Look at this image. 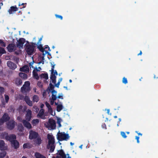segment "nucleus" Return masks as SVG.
Returning <instances> with one entry per match:
<instances>
[{"label":"nucleus","mask_w":158,"mask_h":158,"mask_svg":"<svg viewBox=\"0 0 158 158\" xmlns=\"http://www.w3.org/2000/svg\"><path fill=\"white\" fill-rule=\"evenodd\" d=\"M54 67L53 66L51 69V74L50 77L51 80L50 81V83L52 82L54 84H55L56 82V76L57 75V73L56 70H54ZM54 86L50 83L49 84V87L48 88L49 89L50 92L52 93V91L54 90L53 89Z\"/></svg>","instance_id":"1"},{"label":"nucleus","mask_w":158,"mask_h":158,"mask_svg":"<svg viewBox=\"0 0 158 158\" xmlns=\"http://www.w3.org/2000/svg\"><path fill=\"white\" fill-rule=\"evenodd\" d=\"M47 138L48 140L47 148L50 149L51 152H52L55 148L54 137L52 134H49L48 135Z\"/></svg>","instance_id":"2"},{"label":"nucleus","mask_w":158,"mask_h":158,"mask_svg":"<svg viewBox=\"0 0 158 158\" xmlns=\"http://www.w3.org/2000/svg\"><path fill=\"white\" fill-rule=\"evenodd\" d=\"M6 139L9 140L11 143L12 146L14 147L15 148H17L19 147V143L15 140L16 136L14 135H12L9 136H6Z\"/></svg>","instance_id":"3"},{"label":"nucleus","mask_w":158,"mask_h":158,"mask_svg":"<svg viewBox=\"0 0 158 158\" xmlns=\"http://www.w3.org/2000/svg\"><path fill=\"white\" fill-rule=\"evenodd\" d=\"M69 137L68 134H66L64 132H60V131L57 134V139L60 141L67 140Z\"/></svg>","instance_id":"4"},{"label":"nucleus","mask_w":158,"mask_h":158,"mask_svg":"<svg viewBox=\"0 0 158 158\" xmlns=\"http://www.w3.org/2000/svg\"><path fill=\"white\" fill-rule=\"evenodd\" d=\"M44 125L49 130L54 129L56 127V122L54 120L50 119L48 122L45 123Z\"/></svg>","instance_id":"5"},{"label":"nucleus","mask_w":158,"mask_h":158,"mask_svg":"<svg viewBox=\"0 0 158 158\" xmlns=\"http://www.w3.org/2000/svg\"><path fill=\"white\" fill-rule=\"evenodd\" d=\"M56 155V157L53 156L52 158H71L69 154L65 155L62 150L58 151Z\"/></svg>","instance_id":"6"},{"label":"nucleus","mask_w":158,"mask_h":158,"mask_svg":"<svg viewBox=\"0 0 158 158\" xmlns=\"http://www.w3.org/2000/svg\"><path fill=\"white\" fill-rule=\"evenodd\" d=\"M34 45L35 44H32V45H29L26 46V50L28 55H32L34 52Z\"/></svg>","instance_id":"7"},{"label":"nucleus","mask_w":158,"mask_h":158,"mask_svg":"<svg viewBox=\"0 0 158 158\" xmlns=\"http://www.w3.org/2000/svg\"><path fill=\"white\" fill-rule=\"evenodd\" d=\"M30 83L28 81L25 82L24 85L21 88V90L23 93L26 92L30 89Z\"/></svg>","instance_id":"8"},{"label":"nucleus","mask_w":158,"mask_h":158,"mask_svg":"<svg viewBox=\"0 0 158 158\" xmlns=\"http://www.w3.org/2000/svg\"><path fill=\"white\" fill-rule=\"evenodd\" d=\"M39 49L43 52V55H45L48 53V51L49 50V48L48 46H46L44 48L41 45L38 46Z\"/></svg>","instance_id":"9"},{"label":"nucleus","mask_w":158,"mask_h":158,"mask_svg":"<svg viewBox=\"0 0 158 158\" xmlns=\"http://www.w3.org/2000/svg\"><path fill=\"white\" fill-rule=\"evenodd\" d=\"M52 98L50 99V103L51 105H53L54 103H55L54 101L56 100L57 98V92L55 90H53L52 91Z\"/></svg>","instance_id":"10"},{"label":"nucleus","mask_w":158,"mask_h":158,"mask_svg":"<svg viewBox=\"0 0 158 158\" xmlns=\"http://www.w3.org/2000/svg\"><path fill=\"white\" fill-rule=\"evenodd\" d=\"M26 42L27 43V42H26L25 39L23 38H21L18 41V44H17V46L19 48H22L23 44Z\"/></svg>","instance_id":"11"},{"label":"nucleus","mask_w":158,"mask_h":158,"mask_svg":"<svg viewBox=\"0 0 158 158\" xmlns=\"http://www.w3.org/2000/svg\"><path fill=\"white\" fill-rule=\"evenodd\" d=\"M38 134L37 133L33 131H30L29 132V138L30 139H35L38 137Z\"/></svg>","instance_id":"12"},{"label":"nucleus","mask_w":158,"mask_h":158,"mask_svg":"<svg viewBox=\"0 0 158 158\" xmlns=\"http://www.w3.org/2000/svg\"><path fill=\"white\" fill-rule=\"evenodd\" d=\"M9 119L8 114L5 113L2 116L1 119H0V124L3 123L4 122H6Z\"/></svg>","instance_id":"13"},{"label":"nucleus","mask_w":158,"mask_h":158,"mask_svg":"<svg viewBox=\"0 0 158 158\" xmlns=\"http://www.w3.org/2000/svg\"><path fill=\"white\" fill-rule=\"evenodd\" d=\"M55 104L56 106V110L57 111L60 112L62 110L63 106L61 102H55Z\"/></svg>","instance_id":"14"},{"label":"nucleus","mask_w":158,"mask_h":158,"mask_svg":"<svg viewBox=\"0 0 158 158\" xmlns=\"http://www.w3.org/2000/svg\"><path fill=\"white\" fill-rule=\"evenodd\" d=\"M45 104L48 109V112L49 113L52 115L54 116L55 115V111H53L52 109L50 104L47 102H45Z\"/></svg>","instance_id":"15"},{"label":"nucleus","mask_w":158,"mask_h":158,"mask_svg":"<svg viewBox=\"0 0 158 158\" xmlns=\"http://www.w3.org/2000/svg\"><path fill=\"white\" fill-rule=\"evenodd\" d=\"M15 124V122L13 120L9 121L8 123H7V127L10 129H12L14 127Z\"/></svg>","instance_id":"16"},{"label":"nucleus","mask_w":158,"mask_h":158,"mask_svg":"<svg viewBox=\"0 0 158 158\" xmlns=\"http://www.w3.org/2000/svg\"><path fill=\"white\" fill-rule=\"evenodd\" d=\"M7 64L9 67L13 69H15L17 67L16 65L10 61H8Z\"/></svg>","instance_id":"17"},{"label":"nucleus","mask_w":158,"mask_h":158,"mask_svg":"<svg viewBox=\"0 0 158 158\" xmlns=\"http://www.w3.org/2000/svg\"><path fill=\"white\" fill-rule=\"evenodd\" d=\"M16 47L14 44H9L7 47L8 51L10 52H12L15 49Z\"/></svg>","instance_id":"18"},{"label":"nucleus","mask_w":158,"mask_h":158,"mask_svg":"<svg viewBox=\"0 0 158 158\" xmlns=\"http://www.w3.org/2000/svg\"><path fill=\"white\" fill-rule=\"evenodd\" d=\"M31 110H28L27 111L26 118L28 121H29L31 118Z\"/></svg>","instance_id":"19"},{"label":"nucleus","mask_w":158,"mask_h":158,"mask_svg":"<svg viewBox=\"0 0 158 158\" xmlns=\"http://www.w3.org/2000/svg\"><path fill=\"white\" fill-rule=\"evenodd\" d=\"M18 10V8L16 6H12L10 7V9H9L8 12L9 14H11L13 13V12L17 11Z\"/></svg>","instance_id":"20"},{"label":"nucleus","mask_w":158,"mask_h":158,"mask_svg":"<svg viewBox=\"0 0 158 158\" xmlns=\"http://www.w3.org/2000/svg\"><path fill=\"white\" fill-rule=\"evenodd\" d=\"M24 99L27 103L28 105L30 106H32V101L30 100L28 96H26L25 97Z\"/></svg>","instance_id":"21"},{"label":"nucleus","mask_w":158,"mask_h":158,"mask_svg":"<svg viewBox=\"0 0 158 158\" xmlns=\"http://www.w3.org/2000/svg\"><path fill=\"white\" fill-rule=\"evenodd\" d=\"M44 110L43 109H41L39 113L38 114V116L43 119H44L46 118H45V116H44Z\"/></svg>","instance_id":"22"},{"label":"nucleus","mask_w":158,"mask_h":158,"mask_svg":"<svg viewBox=\"0 0 158 158\" xmlns=\"http://www.w3.org/2000/svg\"><path fill=\"white\" fill-rule=\"evenodd\" d=\"M29 70V67L27 65H25L21 68L20 69V70L21 71L27 73Z\"/></svg>","instance_id":"23"},{"label":"nucleus","mask_w":158,"mask_h":158,"mask_svg":"<svg viewBox=\"0 0 158 158\" xmlns=\"http://www.w3.org/2000/svg\"><path fill=\"white\" fill-rule=\"evenodd\" d=\"M23 123L24 126L27 128L30 129L31 128V126L30 123L26 120H24L23 122Z\"/></svg>","instance_id":"24"},{"label":"nucleus","mask_w":158,"mask_h":158,"mask_svg":"<svg viewBox=\"0 0 158 158\" xmlns=\"http://www.w3.org/2000/svg\"><path fill=\"white\" fill-rule=\"evenodd\" d=\"M6 147L5 146L4 142L2 140H0V149L4 150L6 149Z\"/></svg>","instance_id":"25"},{"label":"nucleus","mask_w":158,"mask_h":158,"mask_svg":"<svg viewBox=\"0 0 158 158\" xmlns=\"http://www.w3.org/2000/svg\"><path fill=\"white\" fill-rule=\"evenodd\" d=\"M35 156L36 158H45L44 156L38 152H36L35 153Z\"/></svg>","instance_id":"26"},{"label":"nucleus","mask_w":158,"mask_h":158,"mask_svg":"<svg viewBox=\"0 0 158 158\" xmlns=\"http://www.w3.org/2000/svg\"><path fill=\"white\" fill-rule=\"evenodd\" d=\"M44 57H39L38 58L39 62L38 63L39 64H44Z\"/></svg>","instance_id":"27"},{"label":"nucleus","mask_w":158,"mask_h":158,"mask_svg":"<svg viewBox=\"0 0 158 158\" xmlns=\"http://www.w3.org/2000/svg\"><path fill=\"white\" fill-rule=\"evenodd\" d=\"M36 70L34 69L33 71V76L36 79H37L39 78V76L36 73Z\"/></svg>","instance_id":"28"},{"label":"nucleus","mask_w":158,"mask_h":158,"mask_svg":"<svg viewBox=\"0 0 158 158\" xmlns=\"http://www.w3.org/2000/svg\"><path fill=\"white\" fill-rule=\"evenodd\" d=\"M35 139V142L36 144L37 145L40 144L41 143V140L40 138L37 137Z\"/></svg>","instance_id":"29"},{"label":"nucleus","mask_w":158,"mask_h":158,"mask_svg":"<svg viewBox=\"0 0 158 158\" xmlns=\"http://www.w3.org/2000/svg\"><path fill=\"white\" fill-rule=\"evenodd\" d=\"M19 76L20 77L24 79H26L27 78V74L23 73H19Z\"/></svg>","instance_id":"30"},{"label":"nucleus","mask_w":158,"mask_h":158,"mask_svg":"<svg viewBox=\"0 0 158 158\" xmlns=\"http://www.w3.org/2000/svg\"><path fill=\"white\" fill-rule=\"evenodd\" d=\"M33 100L34 102H37L39 100V98L36 95H34L33 98Z\"/></svg>","instance_id":"31"},{"label":"nucleus","mask_w":158,"mask_h":158,"mask_svg":"<svg viewBox=\"0 0 158 158\" xmlns=\"http://www.w3.org/2000/svg\"><path fill=\"white\" fill-rule=\"evenodd\" d=\"M15 82L16 84L19 85L22 84V81L20 79L17 78L15 80Z\"/></svg>","instance_id":"32"},{"label":"nucleus","mask_w":158,"mask_h":158,"mask_svg":"<svg viewBox=\"0 0 158 158\" xmlns=\"http://www.w3.org/2000/svg\"><path fill=\"white\" fill-rule=\"evenodd\" d=\"M6 154V152L4 151H2L0 153V158H3L5 156Z\"/></svg>","instance_id":"33"},{"label":"nucleus","mask_w":158,"mask_h":158,"mask_svg":"<svg viewBox=\"0 0 158 158\" xmlns=\"http://www.w3.org/2000/svg\"><path fill=\"white\" fill-rule=\"evenodd\" d=\"M26 108L25 107L21 106L19 108V110L20 112H23L26 110Z\"/></svg>","instance_id":"34"},{"label":"nucleus","mask_w":158,"mask_h":158,"mask_svg":"<svg viewBox=\"0 0 158 158\" xmlns=\"http://www.w3.org/2000/svg\"><path fill=\"white\" fill-rule=\"evenodd\" d=\"M39 121L37 119H34L32 121V123L34 125H35L38 124Z\"/></svg>","instance_id":"35"},{"label":"nucleus","mask_w":158,"mask_h":158,"mask_svg":"<svg viewBox=\"0 0 158 158\" xmlns=\"http://www.w3.org/2000/svg\"><path fill=\"white\" fill-rule=\"evenodd\" d=\"M41 77L45 79H47L48 78V75L47 74H41Z\"/></svg>","instance_id":"36"},{"label":"nucleus","mask_w":158,"mask_h":158,"mask_svg":"<svg viewBox=\"0 0 158 158\" xmlns=\"http://www.w3.org/2000/svg\"><path fill=\"white\" fill-rule=\"evenodd\" d=\"M6 53V51L3 48L0 47V54L2 55L3 54Z\"/></svg>","instance_id":"37"},{"label":"nucleus","mask_w":158,"mask_h":158,"mask_svg":"<svg viewBox=\"0 0 158 158\" xmlns=\"http://www.w3.org/2000/svg\"><path fill=\"white\" fill-rule=\"evenodd\" d=\"M62 79L61 78H60L59 79V81L58 82V83L56 84L55 85L56 87L58 88L59 87V85L60 84V83L62 81Z\"/></svg>","instance_id":"38"},{"label":"nucleus","mask_w":158,"mask_h":158,"mask_svg":"<svg viewBox=\"0 0 158 158\" xmlns=\"http://www.w3.org/2000/svg\"><path fill=\"white\" fill-rule=\"evenodd\" d=\"M23 147L24 148H30V146L29 143H26L24 144L23 145Z\"/></svg>","instance_id":"39"},{"label":"nucleus","mask_w":158,"mask_h":158,"mask_svg":"<svg viewBox=\"0 0 158 158\" xmlns=\"http://www.w3.org/2000/svg\"><path fill=\"white\" fill-rule=\"evenodd\" d=\"M121 135L123 138H126L127 136L126 135L125 133L123 131L121 132Z\"/></svg>","instance_id":"40"},{"label":"nucleus","mask_w":158,"mask_h":158,"mask_svg":"<svg viewBox=\"0 0 158 158\" xmlns=\"http://www.w3.org/2000/svg\"><path fill=\"white\" fill-rule=\"evenodd\" d=\"M0 45L2 47H5L6 46L5 44L2 40H0Z\"/></svg>","instance_id":"41"},{"label":"nucleus","mask_w":158,"mask_h":158,"mask_svg":"<svg viewBox=\"0 0 158 158\" xmlns=\"http://www.w3.org/2000/svg\"><path fill=\"white\" fill-rule=\"evenodd\" d=\"M63 95L62 93H60L58 94L57 98L59 99H63Z\"/></svg>","instance_id":"42"},{"label":"nucleus","mask_w":158,"mask_h":158,"mask_svg":"<svg viewBox=\"0 0 158 158\" xmlns=\"http://www.w3.org/2000/svg\"><path fill=\"white\" fill-rule=\"evenodd\" d=\"M123 83L125 84H126L127 83V81L126 78L124 77L123 79Z\"/></svg>","instance_id":"43"},{"label":"nucleus","mask_w":158,"mask_h":158,"mask_svg":"<svg viewBox=\"0 0 158 158\" xmlns=\"http://www.w3.org/2000/svg\"><path fill=\"white\" fill-rule=\"evenodd\" d=\"M5 98L6 100V102L7 103L9 99V97L8 96L6 95H5Z\"/></svg>","instance_id":"44"},{"label":"nucleus","mask_w":158,"mask_h":158,"mask_svg":"<svg viewBox=\"0 0 158 158\" xmlns=\"http://www.w3.org/2000/svg\"><path fill=\"white\" fill-rule=\"evenodd\" d=\"M23 129V127L21 124L18 126V129L19 131H22Z\"/></svg>","instance_id":"45"},{"label":"nucleus","mask_w":158,"mask_h":158,"mask_svg":"<svg viewBox=\"0 0 158 158\" xmlns=\"http://www.w3.org/2000/svg\"><path fill=\"white\" fill-rule=\"evenodd\" d=\"M55 16L57 18L60 19L62 20L63 19V17L62 16L57 15H55Z\"/></svg>","instance_id":"46"},{"label":"nucleus","mask_w":158,"mask_h":158,"mask_svg":"<svg viewBox=\"0 0 158 158\" xmlns=\"http://www.w3.org/2000/svg\"><path fill=\"white\" fill-rule=\"evenodd\" d=\"M37 85L40 87H41L42 86V84L41 82L39 81L37 83Z\"/></svg>","instance_id":"47"},{"label":"nucleus","mask_w":158,"mask_h":158,"mask_svg":"<svg viewBox=\"0 0 158 158\" xmlns=\"http://www.w3.org/2000/svg\"><path fill=\"white\" fill-rule=\"evenodd\" d=\"M4 88L2 87H0V92L2 93H3L4 92Z\"/></svg>","instance_id":"48"},{"label":"nucleus","mask_w":158,"mask_h":158,"mask_svg":"<svg viewBox=\"0 0 158 158\" xmlns=\"http://www.w3.org/2000/svg\"><path fill=\"white\" fill-rule=\"evenodd\" d=\"M62 121V119L59 118H57V123H60Z\"/></svg>","instance_id":"49"},{"label":"nucleus","mask_w":158,"mask_h":158,"mask_svg":"<svg viewBox=\"0 0 158 158\" xmlns=\"http://www.w3.org/2000/svg\"><path fill=\"white\" fill-rule=\"evenodd\" d=\"M135 139L137 140V143H139V137L137 136H136Z\"/></svg>","instance_id":"50"},{"label":"nucleus","mask_w":158,"mask_h":158,"mask_svg":"<svg viewBox=\"0 0 158 158\" xmlns=\"http://www.w3.org/2000/svg\"><path fill=\"white\" fill-rule=\"evenodd\" d=\"M34 108L35 110V111L36 112H38L39 110V109L36 106L34 107Z\"/></svg>","instance_id":"51"},{"label":"nucleus","mask_w":158,"mask_h":158,"mask_svg":"<svg viewBox=\"0 0 158 158\" xmlns=\"http://www.w3.org/2000/svg\"><path fill=\"white\" fill-rule=\"evenodd\" d=\"M35 70H36V71H40L41 70V68L40 67H39L37 69L36 68Z\"/></svg>","instance_id":"52"},{"label":"nucleus","mask_w":158,"mask_h":158,"mask_svg":"<svg viewBox=\"0 0 158 158\" xmlns=\"http://www.w3.org/2000/svg\"><path fill=\"white\" fill-rule=\"evenodd\" d=\"M135 132L137 133L139 135H140V136H142V134L139 132H138V131H135Z\"/></svg>","instance_id":"53"},{"label":"nucleus","mask_w":158,"mask_h":158,"mask_svg":"<svg viewBox=\"0 0 158 158\" xmlns=\"http://www.w3.org/2000/svg\"><path fill=\"white\" fill-rule=\"evenodd\" d=\"M106 110L107 111V113L108 114H110V115H111V114L110 113V110L109 109H107Z\"/></svg>","instance_id":"54"},{"label":"nucleus","mask_w":158,"mask_h":158,"mask_svg":"<svg viewBox=\"0 0 158 158\" xmlns=\"http://www.w3.org/2000/svg\"><path fill=\"white\" fill-rule=\"evenodd\" d=\"M6 104L5 102H2V107H4V105Z\"/></svg>","instance_id":"55"},{"label":"nucleus","mask_w":158,"mask_h":158,"mask_svg":"<svg viewBox=\"0 0 158 158\" xmlns=\"http://www.w3.org/2000/svg\"><path fill=\"white\" fill-rule=\"evenodd\" d=\"M58 124V126L59 127H61V125L60 124V123H57Z\"/></svg>","instance_id":"56"},{"label":"nucleus","mask_w":158,"mask_h":158,"mask_svg":"<svg viewBox=\"0 0 158 158\" xmlns=\"http://www.w3.org/2000/svg\"><path fill=\"white\" fill-rule=\"evenodd\" d=\"M142 54V52L141 51H140V53L138 54V55H141Z\"/></svg>","instance_id":"57"},{"label":"nucleus","mask_w":158,"mask_h":158,"mask_svg":"<svg viewBox=\"0 0 158 158\" xmlns=\"http://www.w3.org/2000/svg\"><path fill=\"white\" fill-rule=\"evenodd\" d=\"M44 105L43 104H42L41 105L40 107L41 108H42L44 107Z\"/></svg>","instance_id":"58"},{"label":"nucleus","mask_w":158,"mask_h":158,"mask_svg":"<svg viewBox=\"0 0 158 158\" xmlns=\"http://www.w3.org/2000/svg\"><path fill=\"white\" fill-rule=\"evenodd\" d=\"M33 90L35 92H36V89L35 88H33Z\"/></svg>","instance_id":"59"},{"label":"nucleus","mask_w":158,"mask_h":158,"mask_svg":"<svg viewBox=\"0 0 158 158\" xmlns=\"http://www.w3.org/2000/svg\"><path fill=\"white\" fill-rule=\"evenodd\" d=\"M70 144L71 146H73L74 144V143L71 142L70 143Z\"/></svg>","instance_id":"60"},{"label":"nucleus","mask_w":158,"mask_h":158,"mask_svg":"<svg viewBox=\"0 0 158 158\" xmlns=\"http://www.w3.org/2000/svg\"><path fill=\"white\" fill-rule=\"evenodd\" d=\"M82 146H83V145H81L80 146H79V148L81 149H82Z\"/></svg>","instance_id":"61"},{"label":"nucleus","mask_w":158,"mask_h":158,"mask_svg":"<svg viewBox=\"0 0 158 158\" xmlns=\"http://www.w3.org/2000/svg\"><path fill=\"white\" fill-rule=\"evenodd\" d=\"M17 119H18V120H19V121H20V119H21L19 117H18V118H17Z\"/></svg>","instance_id":"62"},{"label":"nucleus","mask_w":158,"mask_h":158,"mask_svg":"<svg viewBox=\"0 0 158 158\" xmlns=\"http://www.w3.org/2000/svg\"><path fill=\"white\" fill-rule=\"evenodd\" d=\"M118 120H119V123L121 121V119L120 118H119L118 119Z\"/></svg>","instance_id":"63"},{"label":"nucleus","mask_w":158,"mask_h":158,"mask_svg":"<svg viewBox=\"0 0 158 158\" xmlns=\"http://www.w3.org/2000/svg\"><path fill=\"white\" fill-rule=\"evenodd\" d=\"M3 5V3H2L0 4V6L1 7Z\"/></svg>","instance_id":"64"}]
</instances>
